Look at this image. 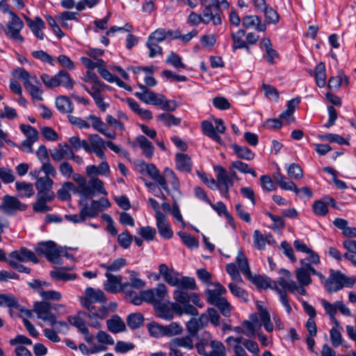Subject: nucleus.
Segmentation results:
<instances>
[{
  "label": "nucleus",
  "instance_id": "62",
  "mask_svg": "<svg viewBox=\"0 0 356 356\" xmlns=\"http://www.w3.org/2000/svg\"><path fill=\"white\" fill-rule=\"evenodd\" d=\"M39 294L40 297L44 300L45 301L47 300H59L62 298V295L59 291H54V290H49V291H44L40 290L39 291Z\"/></svg>",
  "mask_w": 356,
  "mask_h": 356
},
{
  "label": "nucleus",
  "instance_id": "32",
  "mask_svg": "<svg viewBox=\"0 0 356 356\" xmlns=\"http://www.w3.org/2000/svg\"><path fill=\"white\" fill-rule=\"evenodd\" d=\"M214 171L216 174V183L219 186H233L234 181L231 180L230 177L228 175L227 171L222 166L217 165L214 167Z\"/></svg>",
  "mask_w": 356,
  "mask_h": 356
},
{
  "label": "nucleus",
  "instance_id": "56",
  "mask_svg": "<svg viewBox=\"0 0 356 356\" xmlns=\"http://www.w3.org/2000/svg\"><path fill=\"white\" fill-rule=\"evenodd\" d=\"M21 131L26 136V139L33 141H37L38 139V132L37 129L31 125L22 124L19 126Z\"/></svg>",
  "mask_w": 356,
  "mask_h": 356
},
{
  "label": "nucleus",
  "instance_id": "52",
  "mask_svg": "<svg viewBox=\"0 0 356 356\" xmlns=\"http://www.w3.org/2000/svg\"><path fill=\"white\" fill-rule=\"evenodd\" d=\"M165 63L172 65L177 70L186 68V65L182 62L181 58L174 51L170 53L165 60Z\"/></svg>",
  "mask_w": 356,
  "mask_h": 356
},
{
  "label": "nucleus",
  "instance_id": "63",
  "mask_svg": "<svg viewBox=\"0 0 356 356\" xmlns=\"http://www.w3.org/2000/svg\"><path fill=\"white\" fill-rule=\"evenodd\" d=\"M164 336L172 337L179 334L182 331L181 326L177 323H171L168 325H163Z\"/></svg>",
  "mask_w": 356,
  "mask_h": 356
},
{
  "label": "nucleus",
  "instance_id": "44",
  "mask_svg": "<svg viewBox=\"0 0 356 356\" xmlns=\"http://www.w3.org/2000/svg\"><path fill=\"white\" fill-rule=\"evenodd\" d=\"M53 184L54 181L50 177H42L38 178L35 182V187L38 193H42L43 191H53Z\"/></svg>",
  "mask_w": 356,
  "mask_h": 356
},
{
  "label": "nucleus",
  "instance_id": "57",
  "mask_svg": "<svg viewBox=\"0 0 356 356\" xmlns=\"http://www.w3.org/2000/svg\"><path fill=\"white\" fill-rule=\"evenodd\" d=\"M163 173L167 180L171 184L172 189L179 191V181L174 171L168 168L164 169Z\"/></svg>",
  "mask_w": 356,
  "mask_h": 356
},
{
  "label": "nucleus",
  "instance_id": "19",
  "mask_svg": "<svg viewBox=\"0 0 356 356\" xmlns=\"http://www.w3.org/2000/svg\"><path fill=\"white\" fill-rule=\"evenodd\" d=\"M129 282L122 283V292H131L132 289H142L145 286V282L138 277V273L131 270L129 272Z\"/></svg>",
  "mask_w": 356,
  "mask_h": 356
},
{
  "label": "nucleus",
  "instance_id": "24",
  "mask_svg": "<svg viewBox=\"0 0 356 356\" xmlns=\"http://www.w3.org/2000/svg\"><path fill=\"white\" fill-rule=\"evenodd\" d=\"M72 178L78 185V190L76 189V191L86 198L89 197L90 195L92 193V191L89 185H88L86 177L80 174L74 173Z\"/></svg>",
  "mask_w": 356,
  "mask_h": 356
},
{
  "label": "nucleus",
  "instance_id": "17",
  "mask_svg": "<svg viewBox=\"0 0 356 356\" xmlns=\"http://www.w3.org/2000/svg\"><path fill=\"white\" fill-rule=\"evenodd\" d=\"M86 119L91 121V126L95 130L97 131L108 138H115V132L114 131H108V126L99 117H97L95 115H90L86 118Z\"/></svg>",
  "mask_w": 356,
  "mask_h": 356
},
{
  "label": "nucleus",
  "instance_id": "25",
  "mask_svg": "<svg viewBox=\"0 0 356 356\" xmlns=\"http://www.w3.org/2000/svg\"><path fill=\"white\" fill-rule=\"evenodd\" d=\"M72 178L78 185V190L76 189V191L86 198L89 197L90 195L92 193V191L89 185H88L86 177L80 174L74 173Z\"/></svg>",
  "mask_w": 356,
  "mask_h": 356
},
{
  "label": "nucleus",
  "instance_id": "46",
  "mask_svg": "<svg viewBox=\"0 0 356 356\" xmlns=\"http://www.w3.org/2000/svg\"><path fill=\"white\" fill-rule=\"evenodd\" d=\"M70 191H76L74 184L71 181L65 182L61 188L58 190L57 195L61 200H68L71 199Z\"/></svg>",
  "mask_w": 356,
  "mask_h": 356
},
{
  "label": "nucleus",
  "instance_id": "27",
  "mask_svg": "<svg viewBox=\"0 0 356 356\" xmlns=\"http://www.w3.org/2000/svg\"><path fill=\"white\" fill-rule=\"evenodd\" d=\"M214 285L216 286L214 289H207L206 291L207 301L211 305L220 300L222 298L221 296L227 292L226 289L220 283H216Z\"/></svg>",
  "mask_w": 356,
  "mask_h": 356
},
{
  "label": "nucleus",
  "instance_id": "6",
  "mask_svg": "<svg viewBox=\"0 0 356 356\" xmlns=\"http://www.w3.org/2000/svg\"><path fill=\"white\" fill-rule=\"evenodd\" d=\"M35 251L39 255H44L46 259L53 264H60L62 263L60 256L63 253V248L58 246L52 241L39 242Z\"/></svg>",
  "mask_w": 356,
  "mask_h": 356
},
{
  "label": "nucleus",
  "instance_id": "28",
  "mask_svg": "<svg viewBox=\"0 0 356 356\" xmlns=\"http://www.w3.org/2000/svg\"><path fill=\"white\" fill-rule=\"evenodd\" d=\"M106 325L108 330L113 333H119L125 331L126 325L122 319L118 315H113L107 320Z\"/></svg>",
  "mask_w": 356,
  "mask_h": 356
},
{
  "label": "nucleus",
  "instance_id": "58",
  "mask_svg": "<svg viewBox=\"0 0 356 356\" xmlns=\"http://www.w3.org/2000/svg\"><path fill=\"white\" fill-rule=\"evenodd\" d=\"M138 234L144 240L152 241L155 238L156 231L151 226H144L140 229Z\"/></svg>",
  "mask_w": 356,
  "mask_h": 356
},
{
  "label": "nucleus",
  "instance_id": "41",
  "mask_svg": "<svg viewBox=\"0 0 356 356\" xmlns=\"http://www.w3.org/2000/svg\"><path fill=\"white\" fill-rule=\"evenodd\" d=\"M245 35V31L244 29H239L231 33V38L233 42L232 49L234 51L240 49L241 47H244L245 40H243V37Z\"/></svg>",
  "mask_w": 356,
  "mask_h": 356
},
{
  "label": "nucleus",
  "instance_id": "43",
  "mask_svg": "<svg viewBox=\"0 0 356 356\" xmlns=\"http://www.w3.org/2000/svg\"><path fill=\"white\" fill-rule=\"evenodd\" d=\"M88 185H89L90 188L92 191V193L90 195L89 197H92L96 192L100 194L107 195V192L104 187V183L99 179L95 177L91 178L88 183Z\"/></svg>",
  "mask_w": 356,
  "mask_h": 356
},
{
  "label": "nucleus",
  "instance_id": "45",
  "mask_svg": "<svg viewBox=\"0 0 356 356\" xmlns=\"http://www.w3.org/2000/svg\"><path fill=\"white\" fill-rule=\"evenodd\" d=\"M295 275L299 284L308 286L312 282L309 273H307L306 269L302 266L300 268H296L295 270Z\"/></svg>",
  "mask_w": 356,
  "mask_h": 356
},
{
  "label": "nucleus",
  "instance_id": "14",
  "mask_svg": "<svg viewBox=\"0 0 356 356\" xmlns=\"http://www.w3.org/2000/svg\"><path fill=\"white\" fill-rule=\"evenodd\" d=\"M8 260H13V261L15 262L32 261L34 264L38 262L35 253L25 247H22L19 250H14L9 253Z\"/></svg>",
  "mask_w": 356,
  "mask_h": 356
},
{
  "label": "nucleus",
  "instance_id": "26",
  "mask_svg": "<svg viewBox=\"0 0 356 356\" xmlns=\"http://www.w3.org/2000/svg\"><path fill=\"white\" fill-rule=\"evenodd\" d=\"M175 163L177 170L181 172H190L192 169V161L191 157L184 153H177L175 155Z\"/></svg>",
  "mask_w": 356,
  "mask_h": 356
},
{
  "label": "nucleus",
  "instance_id": "37",
  "mask_svg": "<svg viewBox=\"0 0 356 356\" xmlns=\"http://www.w3.org/2000/svg\"><path fill=\"white\" fill-rule=\"evenodd\" d=\"M169 343L173 346V347L184 348L187 350H192L194 347L191 335L173 338Z\"/></svg>",
  "mask_w": 356,
  "mask_h": 356
},
{
  "label": "nucleus",
  "instance_id": "64",
  "mask_svg": "<svg viewBox=\"0 0 356 356\" xmlns=\"http://www.w3.org/2000/svg\"><path fill=\"white\" fill-rule=\"evenodd\" d=\"M25 20L31 31L42 29L45 27L44 21L40 17H35L33 20L30 17L25 16Z\"/></svg>",
  "mask_w": 356,
  "mask_h": 356
},
{
  "label": "nucleus",
  "instance_id": "13",
  "mask_svg": "<svg viewBox=\"0 0 356 356\" xmlns=\"http://www.w3.org/2000/svg\"><path fill=\"white\" fill-rule=\"evenodd\" d=\"M343 273L339 270H330V275L325 282V288L329 293H334L343 289Z\"/></svg>",
  "mask_w": 356,
  "mask_h": 356
},
{
  "label": "nucleus",
  "instance_id": "8",
  "mask_svg": "<svg viewBox=\"0 0 356 356\" xmlns=\"http://www.w3.org/2000/svg\"><path fill=\"white\" fill-rule=\"evenodd\" d=\"M321 302L325 309V314L329 316L331 321L337 327L341 329L339 321L335 317L337 312L339 310L342 314L346 316H350L351 312L350 309L340 300H337L331 303L325 299H321Z\"/></svg>",
  "mask_w": 356,
  "mask_h": 356
},
{
  "label": "nucleus",
  "instance_id": "18",
  "mask_svg": "<svg viewBox=\"0 0 356 356\" xmlns=\"http://www.w3.org/2000/svg\"><path fill=\"white\" fill-rule=\"evenodd\" d=\"M156 224L159 234L162 238L170 239L172 237L173 232L168 222L166 216L162 212H158Z\"/></svg>",
  "mask_w": 356,
  "mask_h": 356
},
{
  "label": "nucleus",
  "instance_id": "12",
  "mask_svg": "<svg viewBox=\"0 0 356 356\" xmlns=\"http://www.w3.org/2000/svg\"><path fill=\"white\" fill-rule=\"evenodd\" d=\"M51 309L52 305L47 301L37 302L34 304V310L38 318L54 325L56 323V316L51 313Z\"/></svg>",
  "mask_w": 356,
  "mask_h": 356
},
{
  "label": "nucleus",
  "instance_id": "53",
  "mask_svg": "<svg viewBox=\"0 0 356 356\" xmlns=\"http://www.w3.org/2000/svg\"><path fill=\"white\" fill-rule=\"evenodd\" d=\"M31 55L34 58L38 59L41 62L48 63L52 66L55 65V60L53 57L43 50L33 51L31 52Z\"/></svg>",
  "mask_w": 356,
  "mask_h": 356
},
{
  "label": "nucleus",
  "instance_id": "29",
  "mask_svg": "<svg viewBox=\"0 0 356 356\" xmlns=\"http://www.w3.org/2000/svg\"><path fill=\"white\" fill-rule=\"evenodd\" d=\"M136 140L142 149L143 154L147 158L151 159L153 156L154 150L152 143L143 135L137 136Z\"/></svg>",
  "mask_w": 356,
  "mask_h": 356
},
{
  "label": "nucleus",
  "instance_id": "1",
  "mask_svg": "<svg viewBox=\"0 0 356 356\" xmlns=\"http://www.w3.org/2000/svg\"><path fill=\"white\" fill-rule=\"evenodd\" d=\"M106 298L105 293L100 289L95 290L92 287H87L85 290V296L80 298V303L83 307L88 310V317L104 319L108 313L105 305H100L96 307V303H105Z\"/></svg>",
  "mask_w": 356,
  "mask_h": 356
},
{
  "label": "nucleus",
  "instance_id": "11",
  "mask_svg": "<svg viewBox=\"0 0 356 356\" xmlns=\"http://www.w3.org/2000/svg\"><path fill=\"white\" fill-rule=\"evenodd\" d=\"M145 302L153 305L161 303L168 294L167 288L164 284H158L156 288L143 290Z\"/></svg>",
  "mask_w": 356,
  "mask_h": 356
},
{
  "label": "nucleus",
  "instance_id": "61",
  "mask_svg": "<svg viewBox=\"0 0 356 356\" xmlns=\"http://www.w3.org/2000/svg\"><path fill=\"white\" fill-rule=\"evenodd\" d=\"M212 305L218 307L221 314L225 316H229L231 314V306L226 298H222L217 302H214Z\"/></svg>",
  "mask_w": 356,
  "mask_h": 356
},
{
  "label": "nucleus",
  "instance_id": "33",
  "mask_svg": "<svg viewBox=\"0 0 356 356\" xmlns=\"http://www.w3.org/2000/svg\"><path fill=\"white\" fill-rule=\"evenodd\" d=\"M158 316L167 321L172 320L174 317L175 310L172 307L165 303H157L154 307Z\"/></svg>",
  "mask_w": 356,
  "mask_h": 356
},
{
  "label": "nucleus",
  "instance_id": "40",
  "mask_svg": "<svg viewBox=\"0 0 356 356\" xmlns=\"http://www.w3.org/2000/svg\"><path fill=\"white\" fill-rule=\"evenodd\" d=\"M236 263L238 265V268L241 273L248 277L250 275L251 270L249 266L248 259L242 251H238L236 258Z\"/></svg>",
  "mask_w": 356,
  "mask_h": 356
},
{
  "label": "nucleus",
  "instance_id": "47",
  "mask_svg": "<svg viewBox=\"0 0 356 356\" xmlns=\"http://www.w3.org/2000/svg\"><path fill=\"white\" fill-rule=\"evenodd\" d=\"M248 279L254 285L259 288L268 289L270 286V280L268 277L261 276L260 275H252V273L250 275H248Z\"/></svg>",
  "mask_w": 356,
  "mask_h": 356
},
{
  "label": "nucleus",
  "instance_id": "42",
  "mask_svg": "<svg viewBox=\"0 0 356 356\" xmlns=\"http://www.w3.org/2000/svg\"><path fill=\"white\" fill-rule=\"evenodd\" d=\"M144 323V317L140 313H131L127 318V325L131 330H136L140 327Z\"/></svg>",
  "mask_w": 356,
  "mask_h": 356
},
{
  "label": "nucleus",
  "instance_id": "48",
  "mask_svg": "<svg viewBox=\"0 0 356 356\" xmlns=\"http://www.w3.org/2000/svg\"><path fill=\"white\" fill-rule=\"evenodd\" d=\"M36 201L33 204V210L35 213H44L52 210V207L47 204L51 201L44 200L42 197H35Z\"/></svg>",
  "mask_w": 356,
  "mask_h": 356
},
{
  "label": "nucleus",
  "instance_id": "50",
  "mask_svg": "<svg viewBox=\"0 0 356 356\" xmlns=\"http://www.w3.org/2000/svg\"><path fill=\"white\" fill-rule=\"evenodd\" d=\"M92 152L101 149H106V142L98 134H93L88 136Z\"/></svg>",
  "mask_w": 356,
  "mask_h": 356
},
{
  "label": "nucleus",
  "instance_id": "22",
  "mask_svg": "<svg viewBox=\"0 0 356 356\" xmlns=\"http://www.w3.org/2000/svg\"><path fill=\"white\" fill-rule=\"evenodd\" d=\"M159 270L160 275L169 285L176 286L179 279L177 276L178 275L177 272L175 271L173 269L170 270L165 264H160Z\"/></svg>",
  "mask_w": 356,
  "mask_h": 356
},
{
  "label": "nucleus",
  "instance_id": "5",
  "mask_svg": "<svg viewBox=\"0 0 356 356\" xmlns=\"http://www.w3.org/2000/svg\"><path fill=\"white\" fill-rule=\"evenodd\" d=\"M13 75L22 81L24 88L29 92L33 99L42 100L41 83L35 75L31 76L28 71L21 67L15 70Z\"/></svg>",
  "mask_w": 356,
  "mask_h": 356
},
{
  "label": "nucleus",
  "instance_id": "3",
  "mask_svg": "<svg viewBox=\"0 0 356 356\" xmlns=\"http://www.w3.org/2000/svg\"><path fill=\"white\" fill-rule=\"evenodd\" d=\"M195 347L197 353L202 356H226L224 344L218 340L213 339L212 335L204 331L198 337Z\"/></svg>",
  "mask_w": 356,
  "mask_h": 356
},
{
  "label": "nucleus",
  "instance_id": "7",
  "mask_svg": "<svg viewBox=\"0 0 356 356\" xmlns=\"http://www.w3.org/2000/svg\"><path fill=\"white\" fill-rule=\"evenodd\" d=\"M41 79L44 84L50 88L63 86L67 89L72 90L74 87L73 80L70 74L62 70L57 72L54 76H50L48 74H42Z\"/></svg>",
  "mask_w": 356,
  "mask_h": 356
},
{
  "label": "nucleus",
  "instance_id": "23",
  "mask_svg": "<svg viewBox=\"0 0 356 356\" xmlns=\"http://www.w3.org/2000/svg\"><path fill=\"white\" fill-rule=\"evenodd\" d=\"M309 73L311 76H314L316 83L319 88H323L326 83V72L325 65L324 63L321 62L315 67L314 73L312 70H309Z\"/></svg>",
  "mask_w": 356,
  "mask_h": 356
},
{
  "label": "nucleus",
  "instance_id": "9",
  "mask_svg": "<svg viewBox=\"0 0 356 356\" xmlns=\"http://www.w3.org/2000/svg\"><path fill=\"white\" fill-rule=\"evenodd\" d=\"M27 207V204L20 202L16 197L9 195L3 197L0 205V209L8 216L15 215L17 211H24Z\"/></svg>",
  "mask_w": 356,
  "mask_h": 356
},
{
  "label": "nucleus",
  "instance_id": "10",
  "mask_svg": "<svg viewBox=\"0 0 356 356\" xmlns=\"http://www.w3.org/2000/svg\"><path fill=\"white\" fill-rule=\"evenodd\" d=\"M11 19L8 24V31L6 35L12 40L22 43L24 41V37L20 34V31L24 27V22L14 12L9 11Z\"/></svg>",
  "mask_w": 356,
  "mask_h": 356
},
{
  "label": "nucleus",
  "instance_id": "4",
  "mask_svg": "<svg viewBox=\"0 0 356 356\" xmlns=\"http://www.w3.org/2000/svg\"><path fill=\"white\" fill-rule=\"evenodd\" d=\"M276 283L277 284V286L276 285L275 289L280 295V300L284 307L286 313L289 314L291 312L292 309L289 304L286 291L291 293L298 292L302 296H306L307 291L305 289V286L299 284H297L295 281L290 278L285 279L281 277H278Z\"/></svg>",
  "mask_w": 356,
  "mask_h": 356
},
{
  "label": "nucleus",
  "instance_id": "34",
  "mask_svg": "<svg viewBox=\"0 0 356 356\" xmlns=\"http://www.w3.org/2000/svg\"><path fill=\"white\" fill-rule=\"evenodd\" d=\"M15 188L19 197H31L34 194L33 186L31 183L26 181L15 182Z\"/></svg>",
  "mask_w": 356,
  "mask_h": 356
},
{
  "label": "nucleus",
  "instance_id": "16",
  "mask_svg": "<svg viewBox=\"0 0 356 356\" xmlns=\"http://www.w3.org/2000/svg\"><path fill=\"white\" fill-rule=\"evenodd\" d=\"M105 276L106 277V280L104 282V289L105 291L112 294H116L122 291V275H115L111 273L106 272Z\"/></svg>",
  "mask_w": 356,
  "mask_h": 356
},
{
  "label": "nucleus",
  "instance_id": "38",
  "mask_svg": "<svg viewBox=\"0 0 356 356\" xmlns=\"http://www.w3.org/2000/svg\"><path fill=\"white\" fill-rule=\"evenodd\" d=\"M158 120L162 122L166 127L178 126L181 122L180 118H177L169 113H161L156 116Z\"/></svg>",
  "mask_w": 356,
  "mask_h": 356
},
{
  "label": "nucleus",
  "instance_id": "35",
  "mask_svg": "<svg viewBox=\"0 0 356 356\" xmlns=\"http://www.w3.org/2000/svg\"><path fill=\"white\" fill-rule=\"evenodd\" d=\"M176 286L177 289L175 291H181L182 292H188V290H195L197 288L195 279L187 276L179 278Z\"/></svg>",
  "mask_w": 356,
  "mask_h": 356
},
{
  "label": "nucleus",
  "instance_id": "36",
  "mask_svg": "<svg viewBox=\"0 0 356 356\" xmlns=\"http://www.w3.org/2000/svg\"><path fill=\"white\" fill-rule=\"evenodd\" d=\"M56 107L62 113H71L74 111L72 102L65 96H59L56 98Z\"/></svg>",
  "mask_w": 356,
  "mask_h": 356
},
{
  "label": "nucleus",
  "instance_id": "60",
  "mask_svg": "<svg viewBox=\"0 0 356 356\" xmlns=\"http://www.w3.org/2000/svg\"><path fill=\"white\" fill-rule=\"evenodd\" d=\"M133 238V236L129 232V231L125 230L118 236V242L122 248L127 249L131 244Z\"/></svg>",
  "mask_w": 356,
  "mask_h": 356
},
{
  "label": "nucleus",
  "instance_id": "39",
  "mask_svg": "<svg viewBox=\"0 0 356 356\" xmlns=\"http://www.w3.org/2000/svg\"><path fill=\"white\" fill-rule=\"evenodd\" d=\"M0 307H7L10 309H17L19 302L12 294L0 293Z\"/></svg>",
  "mask_w": 356,
  "mask_h": 356
},
{
  "label": "nucleus",
  "instance_id": "15",
  "mask_svg": "<svg viewBox=\"0 0 356 356\" xmlns=\"http://www.w3.org/2000/svg\"><path fill=\"white\" fill-rule=\"evenodd\" d=\"M138 86L141 91L136 92L134 95L140 101L147 104L154 106H157V104H160L159 101L162 94H156L141 83H138Z\"/></svg>",
  "mask_w": 356,
  "mask_h": 356
},
{
  "label": "nucleus",
  "instance_id": "54",
  "mask_svg": "<svg viewBox=\"0 0 356 356\" xmlns=\"http://www.w3.org/2000/svg\"><path fill=\"white\" fill-rule=\"evenodd\" d=\"M50 276L52 279L61 281L74 280L76 278V275L73 273H67L63 270H51Z\"/></svg>",
  "mask_w": 356,
  "mask_h": 356
},
{
  "label": "nucleus",
  "instance_id": "31",
  "mask_svg": "<svg viewBox=\"0 0 356 356\" xmlns=\"http://www.w3.org/2000/svg\"><path fill=\"white\" fill-rule=\"evenodd\" d=\"M231 147L238 159L251 161L254 158L255 154L246 146L232 144Z\"/></svg>",
  "mask_w": 356,
  "mask_h": 356
},
{
  "label": "nucleus",
  "instance_id": "30",
  "mask_svg": "<svg viewBox=\"0 0 356 356\" xmlns=\"http://www.w3.org/2000/svg\"><path fill=\"white\" fill-rule=\"evenodd\" d=\"M201 128L202 133L210 138L211 139L213 140L214 141L217 142L219 144H222V140L221 137L216 133V129L213 124L208 121V120H204L201 123Z\"/></svg>",
  "mask_w": 356,
  "mask_h": 356
},
{
  "label": "nucleus",
  "instance_id": "59",
  "mask_svg": "<svg viewBox=\"0 0 356 356\" xmlns=\"http://www.w3.org/2000/svg\"><path fill=\"white\" fill-rule=\"evenodd\" d=\"M265 15V22L267 24H276L278 23L280 19L279 14L272 7L268 6L264 11Z\"/></svg>",
  "mask_w": 356,
  "mask_h": 356
},
{
  "label": "nucleus",
  "instance_id": "20",
  "mask_svg": "<svg viewBox=\"0 0 356 356\" xmlns=\"http://www.w3.org/2000/svg\"><path fill=\"white\" fill-rule=\"evenodd\" d=\"M218 8L204 6V8L201 14L203 18V24H208L212 22L214 26L221 24L222 19L220 15L216 12Z\"/></svg>",
  "mask_w": 356,
  "mask_h": 356
},
{
  "label": "nucleus",
  "instance_id": "55",
  "mask_svg": "<svg viewBox=\"0 0 356 356\" xmlns=\"http://www.w3.org/2000/svg\"><path fill=\"white\" fill-rule=\"evenodd\" d=\"M160 104L157 106H160L162 110L171 112L176 110L177 108V103L175 100H168L165 95H161L159 101Z\"/></svg>",
  "mask_w": 356,
  "mask_h": 356
},
{
  "label": "nucleus",
  "instance_id": "51",
  "mask_svg": "<svg viewBox=\"0 0 356 356\" xmlns=\"http://www.w3.org/2000/svg\"><path fill=\"white\" fill-rule=\"evenodd\" d=\"M178 235L181 238L182 242L186 245L188 248L191 249L197 248L199 246V241L196 239V238L190 234L179 232H178Z\"/></svg>",
  "mask_w": 356,
  "mask_h": 356
},
{
  "label": "nucleus",
  "instance_id": "2",
  "mask_svg": "<svg viewBox=\"0 0 356 356\" xmlns=\"http://www.w3.org/2000/svg\"><path fill=\"white\" fill-rule=\"evenodd\" d=\"M173 298L177 302H172L171 306L175 312L179 314H186L192 316H197L198 311L195 307L190 304L192 302L198 307H203V302L200 300V296L195 293L182 292L175 291Z\"/></svg>",
  "mask_w": 356,
  "mask_h": 356
},
{
  "label": "nucleus",
  "instance_id": "49",
  "mask_svg": "<svg viewBox=\"0 0 356 356\" xmlns=\"http://www.w3.org/2000/svg\"><path fill=\"white\" fill-rule=\"evenodd\" d=\"M228 287L231 293L234 296L241 299L245 302L249 300V296L248 292L241 287L237 286L235 283H229L228 284Z\"/></svg>",
  "mask_w": 356,
  "mask_h": 356
},
{
  "label": "nucleus",
  "instance_id": "21",
  "mask_svg": "<svg viewBox=\"0 0 356 356\" xmlns=\"http://www.w3.org/2000/svg\"><path fill=\"white\" fill-rule=\"evenodd\" d=\"M242 26L244 29L254 28L257 31L264 32L266 26L261 23V19L257 15H246L242 19Z\"/></svg>",
  "mask_w": 356,
  "mask_h": 356
}]
</instances>
